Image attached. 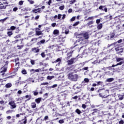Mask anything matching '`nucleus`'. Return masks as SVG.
<instances>
[{"mask_svg":"<svg viewBox=\"0 0 124 124\" xmlns=\"http://www.w3.org/2000/svg\"><path fill=\"white\" fill-rule=\"evenodd\" d=\"M68 78L71 81H77L78 79V75L73 74V73H71L68 75Z\"/></svg>","mask_w":124,"mask_h":124,"instance_id":"f257e3e1","label":"nucleus"},{"mask_svg":"<svg viewBox=\"0 0 124 124\" xmlns=\"http://www.w3.org/2000/svg\"><path fill=\"white\" fill-rule=\"evenodd\" d=\"M112 97H113L111 95L107 94H105V96H102L103 101H105L106 103H109V102L112 100Z\"/></svg>","mask_w":124,"mask_h":124,"instance_id":"f03ea898","label":"nucleus"},{"mask_svg":"<svg viewBox=\"0 0 124 124\" xmlns=\"http://www.w3.org/2000/svg\"><path fill=\"white\" fill-rule=\"evenodd\" d=\"M78 36H83L84 38L85 39H89L90 38V36H89V33L88 32H85L84 34L83 33H79L77 34V37H78V38H79V37Z\"/></svg>","mask_w":124,"mask_h":124,"instance_id":"7ed1b4c3","label":"nucleus"},{"mask_svg":"<svg viewBox=\"0 0 124 124\" xmlns=\"http://www.w3.org/2000/svg\"><path fill=\"white\" fill-rule=\"evenodd\" d=\"M97 93H99V96H100V97H102V96H105V93H106V91L104 90V89H99Z\"/></svg>","mask_w":124,"mask_h":124,"instance_id":"20e7f679","label":"nucleus"},{"mask_svg":"<svg viewBox=\"0 0 124 124\" xmlns=\"http://www.w3.org/2000/svg\"><path fill=\"white\" fill-rule=\"evenodd\" d=\"M35 35H36V36H39V35H43V33H42V31H41L40 28H35Z\"/></svg>","mask_w":124,"mask_h":124,"instance_id":"39448f33","label":"nucleus"},{"mask_svg":"<svg viewBox=\"0 0 124 124\" xmlns=\"http://www.w3.org/2000/svg\"><path fill=\"white\" fill-rule=\"evenodd\" d=\"M9 105L10 106L11 109H15L17 107L16 103L14 101H10L9 102Z\"/></svg>","mask_w":124,"mask_h":124,"instance_id":"423d86ee","label":"nucleus"},{"mask_svg":"<svg viewBox=\"0 0 124 124\" xmlns=\"http://www.w3.org/2000/svg\"><path fill=\"white\" fill-rule=\"evenodd\" d=\"M73 50H71L70 52H68L66 54V57H65V60L68 61L72 57V54H73Z\"/></svg>","mask_w":124,"mask_h":124,"instance_id":"0eeeda50","label":"nucleus"},{"mask_svg":"<svg viewBox=\"0 0 124 124\" xmlns=\"http://www.w3.org/2000/svg\"><path fill=\"white\" fill-rule=\"evenodd\" d=\"M116 52H118L117 54H122V53H124V48H123L121 46H118L115 48Z\"/></svg>","mask_w":124,"mask_h":124,"instance_id":"6e6552de","label":"nucleus"},{"mask_svg":"<svg viewBox=\"0 0 124 124\" xmlns=\"http://www.w3.org/2000/svg\"><path fill=\"white\" fill-rule=\"evenodd\" d=\"M76 60V58H71L70 60H68L67 61V64L68 65H71V64H73L74 63V61Z\"/></svg>","mask_w":124,"mask_h":124,"instance_id":"1a4fd4ad","label":"nucleus"},{"mask_svg":"<svg viewBox=\"0 0 124 124\" xmlns=\"http://www.w3.org/2000/svg\"><path fill=\"white\" fill-rule=\"evenodd\" d=\"M3 4H7V2H3V3L0 2V9H5L6 7L8 6L7 5H3Z\"/></svg>","mask_w":124,"mask_h":124,"instance_id":"9d476101","label":"nucleus"},{"mask_svg":"<svg viewBox=\"0 0 124 124\" xmlns=\"http://www.w3.org/2000/svg\"><path fill=\"white\" fill-rule=\"evenodd\" d=\"M67 70H68V71H74V72H76V70H75L74 66L73 65L67 67Z\"/></svg>","mask_w":124,"mask_h":124,"instance_id":"9b49d317","label":"nucleus"},{"mask_svg":"<svg viewBox=\"0 0 124 124\" xmlns=\"http://www.w3.org/2000/svg\"><path fill=\"white\" fill-rule=\"evenodd\" d=\"M40 49L38 48V47H33L31 48V51L33 52L34 53H39Z\"/></svg>","mask_w":124,"mask_h":124,"instance_id":"f8f14e48","label":"nucleus"},{"mask_svg":"<svg viewBox=\"0 0 124 124\" xmlns=\"http://www.w3.org/2000/svg\"><path fill=\"white\" fill-rule=\"evenodd\" d=\"M41 11L40 8L35 9L32 10L33 13H40Z\"/></svg>","mask_w":124,"mask_h":124,"instance_id":"ddd939ff","label":"nucleus"},{"mask_svg":"<svg viewBox=\"0 0 124 124\" xmlns=\"http://www.w3.org/2000/svg\"><path fill=\"white\" fill-rule=\"evenodd\" d=\"M31 108L32 109H34V108H36V103H35V102H32L31 103Z\"/></svg>","mask_w":124,"mask_h":124,"instance_id":"4468645a","label":"nucleus"},{"mask_svg":"<svg viewBox=\"0 0 124 124\" xmlns=\"http://www.w3.org/2000/svg\"><path fill=\"white\" fill-rule=\"evenodd\" d=\"M75 112L77 113L78 115H81V114H82V111H81L79 108L76 109Z\"/></svg>","mask_w":124,"mask_h":124,"instance_id":"2eb2a0df","label":"nucleus"},{"mask_svg":"<svg viewBox=\"0 0 124 124\" xmlns=\"http://www.w3.org/2000/svg\"><path fill=\"white\" fill-rule=\"evenodd\" d=\"M41 99H42L41 98L39 97L38 98L35 99V102H36V103L37 104H39V103H40V102L41 101Z\"/></svg>","mask_w":124,"mask_h":124,"instance_id":"dca6fc26","label":"nucleus"},{"mask_svg":"<svg viewBox=\"0 0 124 124\" xmlns=\"http://www.w3.org/2000/svg\"><path fill=\"white\" fill-rule=\"evenodd\" d=\"M102 27H103L102 23H100L97 26V30H101L102 29Z\"/></svg>","mask_w":124,"mask_h":124,"instance_id":"f3484780","label":"nucleus"},{"mask_svg":"<svg viewBox=\"0 0 124 124\" xmlns=\"http://www.w3.org/2000/svg\"><path fill=\"white\" fill-rule=\"evenodd\" d=\"M21 121L22 122H23L22 124H27V117L25 116L24 119H22Z\"/></svg>","mask_w":124,"mask_h":124,"instance_id":"a211bd4d","label":"nucleus"},{"mask_svg":"<svg viewBox=\"0 0 124 124\" xmlns=\"http://www.w3.org/2000/svg\"><path fill=\"white\" fill-rule=\"evenodd\" d=\"M16 30V27L13 26L10 27V29H8L7 31H15Z\"/></svg>","mask_w":124,"mask_h":124,"instance_id":"6ab92c4d","label":"nucleus"},{"mask_svg":"<svg viewBox=\"0 0 124 124\" xmlns=\"http://www.w3.org/2000/svg\"><path fill=\"white\" fill-rule=\"evenodd\" d=\"M62 62V58H58L56 61H54V62L55 63H57V62H59V63H61Z\"/></svg>","mask_w":124,"mask_h":124,"instance_id":"aec40b11","label":"nucleus"},{"mask_svg":"<svg viewBox=\"0 0 124 124\" xmlns=\"http://www.w3.org/2000/svg\"><path fill=\"white\" fill-rule=\"evenodd\" d=\"M110 39H112V38H114L115 37V32L110 33Z\"/></svg>","mask_w":124,"mask_h":124,"instance_id":"412c9836","label":"nucleus"},{"mask_svg":"<svg viewBox=\"0 0 124 124\" xmlns=\"http://www.w3.org/2000/svg\"><path fill=\"white\" fill-rule=\"evenodd\" d=\"M45 43V40L44 39L41 40L40 42L37 43L38 45H40L41 44H44Z\"/></svg>","mask_w":124,"mask_h":124,"instance_id":"4be33fe9","label":"nucleus"},{"mask_svg":"<svg viewBox=\"0 0 124 124\" xmlns=\"http://www.w3.org/2000/svg\"><path fill=\"white\" fill-rule=\"evenodd\" d=\"M13 112H15V110L13 109L11 110H8L6 112V113L8 114H11V113H13Z\"/></svg>","mask_w":124,"mask_h":124,"instance_id":"5701e85b","label":"nucleus"},{"mask_svg":"<svg viewBox=\"0 0 124 124\" xmlns=\"http://www.w3.org/2000/svg\"><path fill=\"white\" fill-rule=\"evenodd\" d=\"M53 78H55V76H48L46 78L47 80H52V79H53Z\"/></svg>","mask_w":124,"mask_h":124,"instance_id":"b1692460","label":"nucleus"},{"mask_svg":"<svg viewBox=\"0 0 124 124\" xmlns=\"http://www.w3.org/2000/svg\"><path fill=\"white\" fill-rule=\"evenodd\" d=\"M32 93H33V95H34V96H36V95H38V93H38V91H37V90L33 91Z\"/></svg>","mask_w":124,"mask_h":124,"instance_id":"393cba45","label":"nucleus"},{"mask_svg":"<svg viewBox=\"0 0 124 124\" xmlns=\"http://www.w3.org/2000/svg\"><path fill=\"white\" fill-rule=\"evenodd\" d=\"M113 80H114V78H108V79L106 80V81H107V82H113Z\"/></svg>","mask_w":124,"mask_h":124,"instance_id":"a878e982","label":"nucleus"},{"mask_svg":"<svg viewBox=\"0 0 124 124\" xmlns=\"http://www.w3.org/2000/svg\"><path fill=\"white\" fill-rule=\"evenodd\" d=\"M7 34H8V36L10 37V36L13 34V32L12 31H9L7 32Z\"/></svg>","mask_w":124,"mask_h":124,"instance_id":"bb28decb","label":"nucleus"},{"mask_svg":"<svg viewBox=\"0 0 124 124\" xmlns=\"http://www.w3.org/2000/svg\"><path fill=\"white\" fill-rule=\"evenodd\" d=\"M5 87L7 88H11V87H12V84L11 83H7L5 85Z\"/></svg>","mask_w":124,"mask_h":124,"instance_id":"cd10ccee","label":"nucleus"},{"mask_svg":"<svg viewBox=\"0 0 124 124\" xmlns=\"http://www.w3.org/2000/svg\"><path fill=\"white\" fill-rule=\"evenodd\" d=\"M121 61H124V58H116V62H121Z\"/></svg>","mask_w":124,"mask_h":124,"instance_id":"c85d7f7f","label":"nucleus"},{"mask_svg":"<svg viewBox=\"0 0 124 124\" xmlns=\"http://www.w3.org/2000/svg\"><path fill=\"white\" fill-rule=\"evenodd\" d=\"M59 31L58 30H55L53 31V34L56 35V34H59Z\"/></svg>","mask_w":124,"mask_h":124,"instance_id":"c756f323","label":"nucleus"},{"mask_svg":"<svg viewBox=\"0 0 124 124\" xmlns=\"http://www.w3.org/2000/svg\"><path fill=\"white\" fill-rule=\"evenodd\" d=\"M93 20H92L87 23V26H88V27H89V26H91V25H93Z\"/></svg>","mask_w":124,"mask_h":124,"instance_id":"7c9ffc66","label":"nucleus"},{"mask_svg":"<svg viewBox=\"0 0 124 124\" xmlns=\"http://www.w3.org/2000/svg\"><path fill=\"white\" fill-rule=\"evenodd\" d=\"M59 42H64V38L63 37H60L59 39Z\"/></svg>","mask_w":124,"mask_h":124,"instance_id":"2f4dec72","label":"nucleus"},{"mask_svg":"<svg viewBox=\"0 0 124 124\" xmlns=\"http://www.w3.org/2000/svg\"><path fill=\"white\" fill-rule=\"evenodd\" d=\"M25 98H28V100H31V95H26L25 96Z\"/></svg>","mask_w":124,"mask_h":124,"instance_id":"473e14b6","label":"nucleus"},{"mask_svg":"<svg viewBox=\"0 0 124 124\" xmlns=\"http://www.w3.org/2000/svg\"><path fill=\"white\" fill-rule=\"evenodd\" d=\"M116 44H117V42H114L110 45H108V47L109 48V47H111V46H113V45L114 46H115V45H116Z\"/></svg>","mask_w":124,"mask_h":124,"instance_id":"72a5a7b5","label":"nucleus"},{"mask_svg":"<svg viewBox=\"0 0 124 124\" xmlns=\"http://www.w3.org/2000/svg\"><path fill=\"white\" fill-rule=\"evenodd\" d=\"M79 24H80V21H77L73 25V26L76 27V26H78Z\"/></svg>","mask_w":124,"mask_h":124,"instance_id":"f704fd0d","label":"nucleus"},{"mask_svg":"<svg viewBox=\"0 0 124 124\" xmlns=\"http://www.w3.org/2000/svg\"><path fill=\"white\" fill-rule=\"evenodd\" d=\"M28 82H29L30 83H31V82L33 83V82H34V80H33L32 78H30L28 79Z\"/></svg>","mask_w":124,"mask_h":124,"instance_id":"c9c22d12","label":"nucleus"},{"mask_svg":"<svg viewBox=\"0 0 124 124\" xmlns=\"http://www.w3.org/2000/svg\"><path fill=\"white\" fill-rule=\"evenodd\" d=\"M30 62L32 65H34L35 64V61L31 60Z\"/></svg>","mask_w":124,"mask_h":124,"instance_id":"e433bc0d","label":"nucleus"},{"mask_svg":"<svg viewBox=\"0 0 124 124\" xmlns=\"http://www.w3.org/2000/svg\"><path fill=\"white\" fill-rule=\"evenodd\" d=\"M24 47V45H22L21 46H17V47L18 48V50H21Z\"/></svg>","mask_w":124,"mask_h":124,"instance_id":"4c0bfd02","label":"nucleus"},{"mask_svg":"<svg viewBox=\"0 0 124 124\" xmlns=\"http://www.w3.org/2000/svg\"><path fill=\"white\" fill-rule=\"evenodd\" d=\"M21 73H22V74L25 75L27 74V71H26V70H25V69L22 70L21 71Z\"/></svg>","mask_w":124,"mask_h":124,"instance_id":"58836bf2","label":"nucleus"},{"mask_svg":"<svg viewBox=\"0 0 124 124\" xmlns=\"http://www.w3.org/2000/svg\"><path fill=\"white\" fill-rule=\"evenodd\" d=\"M23 4H24V1L23 0H20L18 2V5H23Z\"/></svg>","mask_w":124,"mask_h":124,"instance_id":"ea45409f","label":"nucleus"},{"mask_svg":"<svg viewBox=\"0 0 124 124\" xmlns=\"http://www.w3.org/2000/svg\"><path fill=\"white\" fill-rule=\"evenodd\" d=\"M84 81L85 83H89V82H90V79L88 78H84Z\"/></svg>","mask_w":124,"mask_h":124,"instance_id":"a19ab883","label":"nucleus"},{"mask_svg":"<svg viewBox=\"0 0 124 124\" xmlns=\"http://www.w3.org/2000/svg\"><path fill=\"white\" fill-rule=\"evenodd\" d=\"M46 85H49V83L48 82H43L41 84V86H45Z\"/></svg>","mask_w":124,"mask_h":124,"instance_id":"79ce46f5","label":"nucleus"},{"mask_svg":"<svg viewBox=\"0 0 124 124\" xmlns=\"http://www.w3.org/2000/svg\"><path fill=\"white\" fill-rule=\"evenodd\" d=\"M123 63H124V61H122V62H120L116 64V65H122V64H123Z\"/></svg>","mask_w":124,"mask_h":124,"instance_id":"37998d69","label":"nucleus"},{"mask_svg":"<svg viewBox=\"0 0 124 124\" xmlns=\"http://www.w3.org/2000/svg\"><path fill=\"white\" fill-rule=\"evenodd\" d=\"M76 16H73L72 17V18L70 19V21L71 22H74V21L76 20Z\"/></svg>","mask_w":124,"mask_h":124,"instance_id":"c03bdc74","label":"nucleus"},{"mask_svg":"<svg viewBox=\"0 0 124 124\" xmlns=\"http://www.w3.org/2000/svg\"><path fill=\"white\" fill-rule=\"evenodd\" d=\"M81 107L83 109H86V108H87V106L85 104H83Z\"/></svg>","mask_w":124,"mask_h":124,"instance_id":"a18cd8bd","label":"nucleus"},{"mask_svg":"<svg viewBox=\"0 0 124 124\" xmlns=\"http://www.w3.org/2000/svg\"><path fill=\"white\" fill-rule=\"evenodd\" d=\"M41 56L42 58H45V57L46 56V55H45V53L44 52H42L41 54Z\"/></svg>","mask_w":124,"mask_h":124,"instance_id":"49530a36","label":"nucleus"},{"mask_svg":"<svg viewBox=\"0 0 124 124\" xmlns=\"http://www.w3.org/2000/svg\"><path fill=\"white\" fill-rule=\"evenodd\" d=\"M59 124H63V123H64V121L62 119L60 120L59 121Z\"/></svg>","mask_w":124,"mask_h":124,"instance_id":"de8ad7c7","label":"nucleus"},{"mask_svg":"<svg viewBox=\"0 0 124 124\" xmlns=\"http://www.w3.org/2000/svg\"><path fill=\"white\" fill-rule=\"evenodd\" d=\"M37 39H38V38H34L31 39V42L37 41Z\"/></svg>","mask_w":124,"mask_h":124,"instance_id":"09e8293b","label":"nucleus"},{"mask_svg":"<svg viewBox=\"0 0 124 124\" xmlns=\"http://www.w3.org/2000/svg\"><path fill=\"white\" fill-rule=\"evenodd\" d=\"M78 98V96L77 95H76L72 97V99H74L75 100H76V99H77Z\"/></svg>","mask_w":124,"mask_h":124,"instance_id":"8fccbe9b","label":"nucleus"},{"mask_svg":"<svg viewBox=\"0 0 124 124\" xmlns=\"http://www.w3.org/2000/svg\"><path fill=\"white\" fill-rule=\"evenodd\" d=\"M28 1L30 3V4H33V3H34V2L31 0H28Z\"/></svg>","mask_w":124,"mask_h":124,"instance_id":"3c124183","label":"nucleus"},{"mask_svg":"<svg viewBox=\"0 0 124 124\" xmlns=\"http://www.w3.org/2000/svg\"><path fill=\"white\" fill-rule=\"evenodd\" d=\"M59 9H60V10H63L64 9V6H61L59 7Z\"/></svg>","mask_w":124,"mask_h":124,"instance_id":"603ef678","label":"nucleus"},{"mask_svg":"<svg viewBox=\"0 0 124 124\" xmlns=\"http://www.w3.org/2000/svg\"><path fill=\"white\" fill-rule=\"evenodd\" d=\"M103 7H104V6L101 5L99 7V9H100V10L103 11Z\"/></svg>","mask_w":124,"mask_h":124,"instance_id":"864d4df0","label":"nucleus"},{"mask_svg":"<svg viewBox=\"0 0 124 124\" xmlns=\"http://www.w3.org/2000/svg\"><path fill=\"white\" fill-rule=\"evenodd\" d=\"M8 18V17H5L4 19H1V22H2V23H3L4 22V21H6V20H7V19Z\"/></svg>","mask_w":124,"mask_h":124,"instance_id":"5fc2aeb1","label":"nucleus"},{"mask_svg":"<svg viewBox=\"0 0 124 124\" xmlns=\"http://www.w3.org/2000/svg\"><path fill=\"white\" fill-rule=\"evenodd\" d=\"M93 18H94L93 16H90V17H89L87 19V20H93Z\"/></svg>","mask_w":124,"mask_h":124,"instance_id":"6e6d98bb","label":"nucleus"},{"mask_svg":"<svg viewBox=\"0 0 124 124\" xmlns=\"http://www.w3.org/2000/svg\"><path fill=\"white\" fill-rule=\"evenodd\" d=\"M62 17V15L61 14H58V16H57V19L58 20L61 19V18Z\"/></svg>","mask_w":124,"mask_h":124,"instance_id":"4d7b16f0","label":"nucleus"},{"mask_svg":"<svg viewBox=\"0 0 124 124\" xmlns=\"http://www.w3.org/2000/svg\"><path fill=\"white\" fill-rule=\"evenodd\" d=\"M17 10H18V8L17 7H14L13 9V11H14V12H16Z\"/></svg>","mask_w":124,"mask_h":124,"instance_id":"13d9d810","label":"nucleus"},{"mask_svg":"<svg viewBox=\"0 0 124 124\" xmlns=\"http://www.w3.org/2000/svg\"><path fill=\"white\" fill-rule=\"evenodd\" d=\"M23 115V113L17 114L16 115V118H20V116Z\"/></svg>","mask_w":124,"mask_h":124,"instance_id":"bf43d9fd","label":"nucleus"},{"mask_svg":"<svg viewBox=\"0 0 124 124\" xmlns=\"http://www.w3.org/2000/svg\"><path fill=\"white\" fill-rule=\"evenodd\" d=\"M49 119V117L48 116H46L44 118V121H47Z\"/></svg>","mask_w":124,"mask_h":124,"instance_id":"052dcab7","label":"nucleus"},{"mask_svg":"<svg viewBox=\"0 0 124 124\" xmlns=\"http://www.w3.org/2000/svg\"><path fill=\"white\" fill-rule=\"evenodd\" d=\"M58 50L59 51H62V50H63V48H62V46H58Z\"/></svg>","mask_w":124,"mask_h":124,"instance_id":"680f3d73","label":"nucleus"},{"mask_svg":"<svg viewBox=\"0 0 124 124\" xmlns=\"http://www.w3.org/2000/svg\"><path fill=\"white\" fill-rule=\"evenodd\" d=\"M40 71H41V69L40 68L35 70V72H40Z\"/></svg>","mask_w":124,"mask_h":124,"instance_id":"e2e57ef3","label":"nucleus"},{"mask_svg":"<svg viewBox=\"0 0 124 124\" xmlns=\"http://www.w3.org/2000/svg\"><path fill=\"white\" fill-rule=\"evenodd\" d=\"M56 87H58V85L57 84H54L53 85L51 86L50 87V88H56Z\"/></svg>","mask_w":124,"mask_h":124,"instance_id":"0e129e2a","label":"nucleus"},{"mask_svg":"<svg viewBox=\"0 0 124 124\" xmlns=\"http://www.w3.org/2000/svg\"><path fill=\"white\" fill-rule=\"evenodd\" d=\"M89 69V67H85L82 68V70H88Z\"/></svg>","mask_w":124,"mask_h":124,"instance_id":"69168bd1","label":"nucleus"},{"mask_svg":"<svg viewBox=\"0 0 124 124\" xmlns=\"http://www.w3.org/2000/svg\"><path fill=\"white\" fill-rule=\"evenodd\" d=\"M119 124H124V120H121L119 121Z\"/></svg>","mask_w":124,"mask_h":124,"instance_id":"338daca9","label":"nucleus"},{"mask_svg":"<svg viewBox=\"0 0 124 124\" xmlns=\"http://www.w3.org/2000/svg\"><path fill=\"white\" fill-rule=\"evenodd\" d=\"M96 24H99L100 23V19H98L96 20Z\"/></svg>","mask_w":124,"mask_h":124,"instance_id":"774afa93","label":"nucleus"}]
</instances>
